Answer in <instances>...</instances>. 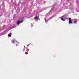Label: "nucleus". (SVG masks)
<instances>
[{"instance_id":"9","label":"nucleus","mask_w":79,"mask_h":79,"mask_svg":"<svg viewBox=\"0 0 79 79\" xmlns=\"http://www.w3.org/2000/svg\"><path fill=\"white\" fill-rule=\"evenodd\" d=\"M25 54L26 55H27V52H25Z\"/></svg>"},{"instance_id":"1","label":"nucleus","mask_w":79,"mask_h":79,"mask_svg":"<svg viewBox=\"0 0 79 79\" xmlns=\"http://www.w3.org/2000/svg\"><path fill=\"white\" fill-rule=\"evenodd\" d=\"M23 20H18L17 22V25H18L19 26V24H20V23H23Z\"/></svg>"},{"instance_id":"7","label":"nucleus","mask_w":79,"mask_h":79,"mask_svg":"<svg viewBox=\"0 0 79 79\" xmlns=\"http://www.w3.org/2000/svg\"><path fill=\"white\" fill-rule=\"evenodd\" d=\"M60 18H61V20H62V21H65V20H63V18L61 17Z\"/></svg>"},{"instance_id":"8","label":"nucleus","mask_w":79,"mask_h":79,"mask_svg":"<svg viewBox=\"0 0 79 79\" xmlns=\"http://www.w3.org/2000/svg\"><path fill=\"white\" fill-rule=\"evenodd\" d=\"M74 23H75V24H76V23H77V21H74Z\"/></svg>"},{"instance_id":"10","label":"nucleus","mask_w":79,"mask_h":79,"mask_svg":"<svg viewBox=\"0 0 79 79\" xmlns=\"http://www.w3.org/2000/svg\"><path fill=\"white\" fill-rule=\"evenodd\" d=\"M66 19H68V18H66Z\"/></svg>"},{"instance_id":"4","label":"nucleus","mask_w":79,"mask_h":79,"mask_svg":"<svg viewBox=\"0 0 79 79\" xmlns=\"http://www.w3.org/2000/svg\"><path fill=\"white\" fill-rule=\"evenodd\" d=\"M13 42V43L14 44H16V43H17V41H12Z\"/></svg>"},{"instance_id":"6","label":"nucleus","mask_w":79,"mask_h":79,"mask_svg":"<svg viewBox=\"0 0 79 79\" xmlns=\"http://www.w3.org/2000/svg\"><path fill=\"white\" fill-rule=\"evenodd\" d=\"M9 37H11V35L10 34H9L8 35Z\"/></svg>"},{"instance_id":"2","label":"nucleus","mask_w":79,"mask_h":79,"mask_svg":"<svg viewBox=\"0 0 79 79\" xmlns=\"http://www.w3.org/2000/svg\"><path fill=\"white\" fill-rule=\"evenodd\" d=\"M69 24H73V22H72V21H71V18H69Z\"/></svg>"},{"instance_id":"5","label":"nucleus","mask_w":79,"mask_h":79,"mask_svg":"<svg viewBox=\"0 0 79 79\" xmlns=\"http://www.w3.org/2000/svg\"><path fill=\"white\" fill-rule=\"evenodd\" d=\"M18 44H19V43L18 42H17V43H15V44L16 45V46H18Z\"/></svg>"},{"instance_id":"3","label":"nucleus","mask_w":79,"mask_h":79,"mask_svg":"<svg viewBox=\"0 0 79 79\" xmlns=\"http://www.w3.org/2000/svg\"><path fill=\"white\" fill-rule=\"evenodd\" d=\"M37 15H36L35 17L34 18L35 19V20H37L38 19V17H37Z\"/></svg>"}]
</instances>
